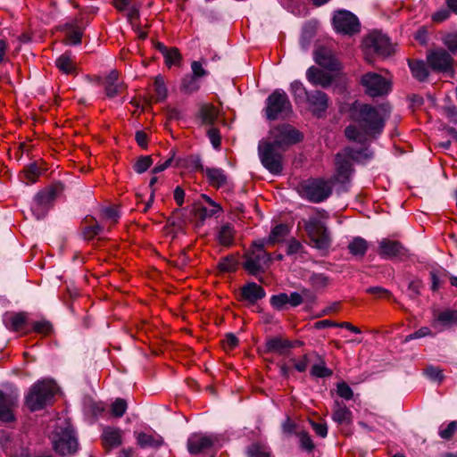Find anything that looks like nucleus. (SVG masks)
I'll return each mask as SVG.
<instances>
[{
	"instance_id": "nucleus-1",
	"label": "nucleus",
	"mask_w": 457,
	"mask_h": 457,
	"mask_svg": "<svg viewBox=\"0 0 457 457\" xmlns=\"http://www.w3.org/2000/svg\"><path fill=\"white\" fill-rule=\"evenodd\" d=\"M390 113L388 104L373 106L356 101L350 108V118L353 124L345 128V135L350 141L365 145L383 131Z\"/></svg>"
},
{
	"instance_id": "nucleus-2",
	"label": "nucleus",
	"mask_w": 457,
	"mask_h": 457,
	"mask_svg": "<svg viewBox=\"0 0 457 457\" xmlns=\"http://www.w3.org/2000/svg\"><path fill=\"white\" fill-rule=\"evenodd\" d=\"M56 392L57 386L54 380H39L29 389L26 396V404L32 411L41 410L50 402Z\"/></svg>"
},
{
	"instance_id": "nucleus-3",
	"label": "nucleus",
	"mask_w": 457,
	"mask_h": 457,
	"mask_svg": "<svg viewBox=\"0 0 457 457\" xmlns=\"http://www.w3.org/2000/svg\"><path fill=\"white\" fill-rule=\"evenodd\" d=\"M363 155L362 150H354L351 147L345 148L336 155V171L333 177L335 182L346 184L353 174V162H358Z\"/></svg>"
},
{
	"instance_id": "nucleus-4",
	"label": "nucleus",
	"mask_w": 457,
	"mask_h": 457,
	"mask_svg": "<svg viewBox=\"0 0 457 457\" xmlns=\"http://www.w3.org/2000/svg\"><path fill=\"white\" fill-rule=\"evenodd\" d=\"M51 439L54 449L62 455L71 454L78 449L77 438L70 423L65 420H60Z\"/></svg>"
},
{
	"instance_id": "nucleus-5",
	"label": "nucleus",
	"mask_w": 457,
	"mask_h": 457,
	"mask_svg": "<svg viewBox=\"0 0 457 457\" xmlns=\"http://www.w3.org/2000/svg\"><path fill=\"white\" fill-rule=\"evenodd\" d=\"M264 240L253 242L249 250L245 253L244 268L251 275H256L264 270L270 262L271 257L265 250Z\"/></svg>"
},
{
	"instance_id": "nucleus-6",
	"label": "nucleus",
	"mask_w": 457,
	"mask_h": 457,
	"mask_svg": "<svg viewBox=\"0 0 457 457\" xmlns=\"http://www.w3.org/2000/svg\"><path fill=\"white\" fill-rule=\"evenodd\" d=\"M266 118L274 120L279 117L285 118L292 113V104L287 95L280 90H275L266 100Z\"/></svg>"
},
{
	"instance_id": "nucleus-7",
	"label": "nucleus",
	"mask_w": 457,
	"mask_h": 457,
	"mask_svg": "<svg viewBox=\"0 0 457 457\" xmlns=\"http://www.w3.org/2000/svg\"><path fill=\"white\" fill-rule=\"evenodd\" d=\"M304 228L313 244L320 251H327L331 245V238L324 222L317 216L304 220Z\"/></svg>"
},
{
	"instance_id": "nucleus-8",
	"label": "nucleus",
	"mask_w": 457,
	"mask_h": 457,
	"mask_svg": "<svg viewBox=\"0 0 457 457\" xmlns=\"http://www.w3.org/2000/svg\"><path fill=\"white\" fill-rule=\"evenodd\" d=\"M270 144L278 149L285 151L289 145L302 140V134L289 124H282L270 129Z\"/></svg>"
},
{
	"instance_id": "nucleus-9",
	"label": "nucleus",
	"mask_w": 457,
	"mask_h": 457,
	"mask_svg": "<svg viewBox=\"0 0 457 457\" xmlns=\"http://www.w3.org/2000/svg\"><path fill=\"white\" fill-rule=\"evenodd\" d=\"M300 193L303 197L312 203H320L331 195L332 187L324 179H309L301 185Z\"/></svg>"
},
{
	"instance_id": "nucleus-10",
	"label": "nucleus",
	"mask_w": 457,
	"mask_h": 457,
	"mask_svg": "<svg viewBox=\"0 0 457 457\" xmlns=\"http://www.w3.org/2000/svg\"><path fill=\"white\" fill-rule=\"evenodd\" d=\"M277 147L265 142L259 145V156L262 164L272 174L278 175L282 171V155Z\"/></svg>"
},
{
	"instance_id": "nucleus-11",
	"label": "nucleus",
	"mask_w": 457,
	"mask_h": 457,
	"mask_svg": "<svg viewBox=\"0 0 457 457\" xmlns=\"http://www.w3.org/2000/svg\"><path fill=\"white\" fill-rule=\"evenodd\" d=\"M333 24L335 29L345 35H353L360 30L358 18L348 11H338L334 14Z\"/></svg>"
},
{
	"instance_id": "nucleus-12",
	"label": "nucleus",
	"mask_w": 457,
	"mask_h": 457,
	"mask_svg": "<svg viewBox=\"0 0 457 457\" xmlns=\"http://www.w3.org/2000/svg\"><path fill=\"white\" fill-rule=\"evenodd\" d=\"M361 85L365 92L370 96H379L387 94L390 90L389 82L381 75L369 72L362 76Z\"/></svg>"
},
{
	"instance_id": "nucleus-13",
	"label": "nucleus",
	"mask_w": 457,
	"mask_h": 457,
	"mask_svg": "<svg viewBox=\"0 0 457 457\" xmlns=\"http://www.w3.org/2000/svg\"><path fill=\"white\" fill-rule=\"evenodd\" d=\"M56 195V189L54 187L46 188L38 192L31 206V211L37 220L44 218Z\"/></svg>"
},
{
	"instance_id": "nucleus-14",
	"label": "nucleus",
	"mask_w": 457,
	"mask_h": 457,
	"mask_svg": "<svg viewBox=\"0 0 457 457\" xmlns=\"http://www.w3.org/2000/svg\"><path fill=\"white\" fill-rule=\"evenodd\" d=\"M364 46L367 48L372 49L377 54L385 56L390 55L394 52V47L389 38L380 32L375 31L369 34L364 39Z\"/></svg>"
},
{
	"instance_id": "nucleus-15",
	"label": "nucleus",
	"mask_w": 457,
	"mask_h": 457,
	"mask_svg": "<svg viewBox=\"0 0 457 457\" xmlns=\"http://www.w3.org/2000/svg\"><path fill=\"white\" fill-rule=\"evenodd\" d=\"M427 62L431 69L437 71H452L453 58L450 54L443 49L430 52L427 56Z\"/></svg>"
},
{
	"instance_id": "nucleus-16",
	"label": "nucleus",
	"mask_w": 457,
	"mask_h": 457,
	"mask_svg": "<svg viewBox=\"0 0 457 457\" xmlns=\"http://www.w3.org/2000/svg\"><path fill=\"white\" fill-rule=\"evenodd\" d=\"M18 396L14 394H7L0 391V421H13L14 409L17 407Z\"/></svg>"
},
{
	"instance_id": "nucleus-17",
	"label": "nucleus",
	"mask_w": 457,
	"mask_h": 457,
	"mask_svg": "<svg viewBox=\"0 0 457 457\" xmlns=\"http://www.w3.org/2000/svg\"><path fill=\"white\" fill-rule=\"evenodd\" d=\"M378 253L384 259H394L405 254V249L401 243L383 238L378 243Z\"/></svg>"
},
{
	"instance_id": "nucleus-18",
	"label": "nucleus",
	"mask_w": 457,
	"mask_h": 457,
	"mask_svg": "<svg viewBox=\"0 0 457 457\" xmlns=\"http://www.w3.org/2000/svg\"><path fill=\"white\" fill-rule=\"evenodd\" d=\"M104 87L106 96L113 98L120 95L126 88L124 82L120 79L119 72L115 70L110 71L104 80Z\"/></svg>"
},
{
	"instance_id": "nucleus-19",
	"label": "nucleus",
	"mask_w": 457,
	"mask_h": 457,
	"mask_svg": "<svg viewBox=\"0 0 457 457\" xmlns=\"http://www.w3.org/2000/svg\"><path fill=\"white\" fill-rule=\"evenodd\" d=\"M214 445V439L212 436L193 434L187 439V450L191 454H198L210 449Z\"/></svg>"
},
{
	"instance_id": "nucleus-20",
	"label": "nucleus",
	"mask_w": 457,
	"mask_h": 457,
	"mask_svg": "<svg viewBox=\"0 0 457 457\" xmlns=\"http://www.w3.org/2000/svg\"><path fill=\"white\" fill-rule=\"evenodd\" d=\"M315 62L321 67L328 71H338L340 64L333 53L324 47H320L314 54Z\"/></svg>"
},
{
	"instance_id": "nucleus-21",
	"label": "nucleus",
	"mask_w": 457,
	"mask_h": 457,
	"mask_svg": "<svg viewBox=\"0 0 457 457\" xmlns=\"http://www.w3.org/2000/svg\"><path fill=\"white\" fill-rule=\"evenodd\" d=\"M302 342L290 341L282 337H271L266 342V350L269 353L285 354L289 349L301 345Z\"/></svg>"
},
{
	"instance_id": "nucleus-22",
	"label": "nucleus",
	"mask_w": 457,
	"mask_h": 457,
	"mask_svg": "<svg viewBox=\"0 0 457 457\" xmlns=\"http://www.w3.org/2000/svg\"><path fill=\"white\" fill-rule=\"evenodd\" d=\"M265 296L264 289L254 282H249L242 287L240 300L248 303H255Z\"/></svg>"
},
{
	"instance_id": "nucleus-23",
	"label": "nucleus",
	"mask_w": 457,
	"mask_h": 457,
	"mask_svg": "<svg viewBox=\"0 0 457 457\" xmlns=\"http://www.w3.org/2000/svg\"><path fill=\"white\" fill-rule=\"evenodd\" d=\"M123 431L120 428L107 427L102 433V443L105 449L111 450L122 444Z\"/></svg>"
},
{
	"instance_id": "nucleus-24",
	"label": "nucleus",
	"mask_w": 457,
	"mask_h": 457,
	"mask_svg": "<svg viewBox=\"0 0 457 457\" xmlns=\"http://www.w3.org/2000/svg\"><path fill=\"white\" fill-rule=\"evenodd\" d=\"M307 101L312 112L317 116H320L328 106V97L322 91L316 90L310 93Z\"/></svg>"
},
{
	"instance_id": "nucleus-25",
	"label": "nucleus",
	"mask_w": 457,
	"mask_h": 457,
	"mask_svg": "<svg viewBox=\"0 0 457 457\" xmlns=\"http://www.w3.org/2000/svg\"><path fill=\"white\" fill-rule=\"evenodd\" d=\"M306 78L311 84L322 87H329L333 81V77L330 74L314 66L307 70Z\"/></svg>"
},
{
	"instance_id": "nucleus-26",
	"label": "nucleus",
	"mask_w": 457,
	"mask_h": 457,
	"mask_svg": "<svg viewBox=\"0 0 457 457\" xmlns=\"http://www.w3.org/2000/svg\"><path fill=\"white\" fill-rule=\"evenodd\" d=\"M332 420L338 425H349L353 422V413L345 404L336 401L333 405Z\"/></svg>"
},
{
	"instance_id": "nucleus-27",
	"label": "nucleus",
	"mask_w": 457,
	"mask_h": 457,
	"mask_svg": "<svg viewBox=\"0 0 457 457\" xmlns=\"http://www.w3.org/2000/svg\"><path fill=\"white\" fill-rule=\"evenodd\" d=\"M204 173L212 187H221L228 182L227 175L220 168H206Z\"/></svg>"
},
{
	"instance_id": "nucleus-28",
	"label": "nucleus",
	"mask_w": 457,
	"mask_h": 457,
	"mask_svg": "<svg viewBox=\"0 0 457 457\" xmlns=\"http://www.w3.org/2000/svg\"><path fill=\"white\" fill-rule=\"evenodd\" d=\"M287 233H288V228L287 225L278 224V225L275 226L271 229L268 238L263 239L265 241V245L267 246H270V245H274L277 243L283 241V239L287 235Z\"/></svg>"
},
{
	"instance_id": "nucleus-29",
	"label": "nucleus",
	"mask_w": 457,
	"mask_h": 457,
	"mask_svg": "<svg viewBox=\"0 0 457 457\" xmlns=\"http://www.w3.org/2000/svg\"><path fill=\"white\" fill-rule=\"evenodd\" d=\"M235 238V229L231 224L222 225L217 234V240L224 246H230Z\"/></svg>"
},
{
	"instance_id": "nucleus-30",
	"label": "nucleus",
	"mask_w": 457,
	"mask_h": 457,
	"mask_svg": "<svg viewBox=\"0 0 457 457\" xmlns=\"http://www.w3.org/2000/svg\"><path fill=\"white\" fill-rule=\"evenodd\" d=\"M136 439L137 444L145 447H157L162 444V438L160 436L150 435L146 433H137Z\"/></svg>"
},
{
	"instance_id": "nucleus-31",
	"label": "nucleus",
	"mask_w": 457,
	"mask_h": 457,
	"mask_svg": "<svg viewBox=\"0 0 457 457\" xmlns=\"http://www.w3.org/2000/svg\"><path fill=\"white\" fill-rule=\"evenodd\" d=\"M456 321V314L453 311H444L437 314L435 320L432 321L431 326L437 329V331H442L443 328H439V324L441 323L444 326L451 325Z\"/></svg>"
},
{
	"instance_id": "nucleus-32",
	"label": "nucleus",
	"mask_w": 457,
	"mask_h": 457,
	"mask_svg": "<svg viewBox=\"0 0 457 457\" xmlns=\"http://www.w3.org/2000/svg\"><path fill=\"white\" fill-rule=\"evenodd\" d=\"M368 242L360 237H353L348 245L350 253L356 257H363L368 250Z\"/></svg>"
},
{
	"instance_id": "nucleus-33",
	"label": "nucleus",
	"mask_w": 457,
	"mask_h": 457,
	"mask_svg": "<svg viewBox=\"0 0 457 457\" xmlns=\"http://www.w3.org/2000/svg\"><path fill=\"white\" fill-rule=\"evenodd\" d=\"M104 230V227L99 225L93 218L90 221H86L82 227V234L85 239L91 240L95 237L100 235Z\"/></svg>"
},
{
	"instance_id": "nucleus-34",
	"label": "nucleus",
	"mask_w": 457,
	"mask_h": 457,
	"mask_svg": "<svg viewBox=\"0 0 457 457\" xmlns=\"http://www.w3.org/2000/svg\"><path fill=\"white\" fill-rule=\"evenodd\" d=\"M26 320V314L23 312H18L5 318V326L12 331H19L23 328Z\"/></svg>"
},
{
	"instance_id": "nucleus-35",
	"label": "nucleus",
	"mask_w": 457,
	"mask_h": 457,
	"mask_svg": "<svg viewBox=\"0 0 457 457\" xmlns=\"http://www.w3.org/2000/svg\"><path fill=\"white\" fill-rule=\"evenodd\" d=\"M412 76L420 81H424L428 76V71L423 61H409Z\"/></svg>"
},
{
	"instance_id": "nucleus-36",
	"label": "nucleus",
	"mask_w": 457,
	"mask_h": 457,
	"mask_svg": "<svg viewBox=\"0 0 457 457\" xmlns=\"http://www.w3.org/2000/svg\"><path fill=\"white\" fill-rule=\"evenodd\" d=\"M218 116L216 108L211 104L203 105L199 112L202 124L212 125Z\"/></svg>"
},
{
	"instance_id": "nucleus-37",
	"label": "nucleus",
	"mask_w": 457,
	"mask_h": 457,
	"mask_svg": "<svg viewBox=\"0 0 457 457\" xmlns=\"http://www.w3.org/2000/svg\"><path fill=\"white\" fill-rule=\"evenodd\" d=\"M67 34L65 43L69 45H79L81 43L82 29L74 24L67 23Z\"/></svg>"
},
{
	"instance_id": "nucleus-38",
	"label": "nucleus",
	"mask_w": 457,
	"mask_h": 457,
	"mask_svg": "<svg viewBox=\"0 0 457 457\" xmlns=\"http://www.w3.org/2000/svg\"><path fill=\"white\" fill-rule=\"evenodd\" d=\"M330 281V278L324 273L313 272L309 278V282L315 290L325 289L328 287Z\"/></svg>"
},
{
	"instance_id": "nucleus-39",
	"label": "nucleus",
	"mask_w": 457,
	"mask_h": 457,
	"mask_svg": "<svg viewBox=\"0 0 457 457\" xmlns=\"http://www.w3.org/2000/svg\"><path fill=\"white\" fill-rule=\"evenodd\" d=\"M57 68L65 74H73L76 71V66L71 58L63 54L55 62Z\"/></svg>"
},
{
	"instance_id": "nucleus-40",
	"label": "nucleus",
	"mask_w": 457,
	"mask_h": 457,
	"mask_svg": "<svg viewBox=\"0 0 457 457\" xmlns=\"http://www.w3.org/2000/svg\"><path fill=\"white\" fill-rule=\"evenodd\" d=\"M157 101H163L167 97V87L162 76H157L154 83Z\"/></svg>"
},
{
	"instance_id": "nucleus-41",
	"label": "nucleus",
	"mask_w": 457,
	"mask_h": 457,
	"mask_svg": "<svg viewBox=\"0 0 457 457\" xmlns=\"http://www.w3.org/2000/svg\"><path fill=\"white\" fill-rule=\"evenodd\" d=\"M199 87L200 86L196 81V78L193 76H187L182 79L181 89L187 94L197 91Z\"/></svg>"
},
{
	"instance_id": "nucleus-42",
	"label": "nucleus",
	"mask_w": 457,
	"mask_h": 457,
	"mask_svg": "<svg viewBox=\"0 0 457 457\" xmlns=\"http://www.w3.org/2000/svg\"><path fill=\"white\" fill-rule=\"evenodd\" d=\"M24 173L29 183H35L37 178L42 174V170L37 163H30L24 170Z\"/></svg>"
},
{
	"instance_id": "nucleus-43",
	"label": "nucleus",
	"mask_w": 457,
	"mask_h": 457,
	"mask_svg": "<svg viewBox=\"0 0 457 457\" xmlns=\"http://www.w3.org/2000/svg\"><path fill=\"white\" fill-rule=\"evenodd\" d=\"M291 93L295 96V100L308 98L310 93L307 92L303 83L300 81H294L290 85Z\"/></svg>"
},
{
	"instance_id": "nucleus-44",
	"label": "nucleus",
	"mask_w": 457,
	"mask_h": 457,
	"mask_svg": "<svg viewBox=\"0 0 457 457\" xmlns=\"http://www.w3.org/2000/svg\"><path fill=\"white\" fill-rule=\"evenodd\" d=\"M153 164V160L151 156H142L137 160L134 164V170L137 173L141 174L146 171L150 166Z\"/></svg>"
},
{
	"instance_id": "nucleus-45",
	"label": "nucleus",
	"mask_w": 457,
	"mask_h": 457,
	"mask_svg": "<svg viewBox=\"0 0 457 457\" xmlns=\"http://www.w3.org/2000/svg\"><path fill=\"white\" fill-rule=\"evenodd\" d=\"M167 66L178 65L180 62L181 55L177 48H170L163 55Z\"/></svg>"
},
{
	"instance_id": "nucleus-46",
	"label": "nucleus",
	"mask_w": 457,
	"mask_h": 457,
	"mask_svg": "<svg viewBox=\"0 0 457 457\" xmlns=\"http://www.w3.org/2000/svg\"><path fill=\"white\" fill-rule=\"evenodd\" d=\"M424 374L431 380L442 382L445 378V376L443 374V370L439 369L438 367L435 366H428L425 370Z\"/></svg>"
},
{
	"instance_id": "nucleus-47",
	"label": "nucleus",
	"mask_w": 457,
	"mask_h": 457,
	"mask_svg": "<svg viewBox=\"0 0 457 457\" xmlns=\"http://www.w3.org/2000/svg\"><path fill=\"white\" fill-rule=\"evenodd\" d=\"M311 375L315 378H326L332 375V370L327 368L324 362H321L312 367Z\"/></svg>"
},
{
	"instance_id": "nucleus-48",
	"label": "nucleus",
	"mask_w": 457,
	"mask_h": 457,
	"mask_svg": "<svg viewBox=\"0 0 457 457\" xmlns=\"http://www.w3.org/2000/svg\"><path fill=\"white\" fill-rule=\"evenodd\" d=\"M457 431V420L451 421L445 428L441 426L439 428V436L441 438L449 440Z\"/></svg>"
},
{
	"instance_id": "nucleus-49",
	"label": "nucleus",
	"mask_w": 457,
	"mask_h": 457,
	"mask_svg": "<svg viewBox=\"0 0 457 457\" xmlns=\"http://www.w3.org/2000/svg\"><path fill=\"white\" fill-rule=\"evenodd\" d=\"M127 403L124 399L117 398L112 404V413L114 417L120 418L127 410Z\"/></svg>"
},
{
	"instance_id": "nucleus-50",
	"label": "nucleus",
	"mask_w": 457,
	"mask_h": 457,
	"mask_svg": "<svg viewBox=\"0 0 457 457\" xmlns=\"http://www.w3.org/2000/svg\"><path fill=\"white\" fill-rule=\"evenodd\" d=\"M103 218L109 222L110 226L114 225L120 219V214L115 208L106 207L102 210Z\"/></svg>"
},
{
	"instance_id": "nucleus-51",
	"label": "nucleus",
	"mask_w": 457,
	"mask_h": 457,
	"mask_svg": "<svg viewBox=\"0 0 457 457\" xmlns=\"http://www.w3.org/2000/svg\"><path fill=\"white\" fill-rule=\"evenodd\" d=\"M222 211L220 205H213L210 207L202 206L198 208L197 213L201 219L211 218Z\"/></svg>"
},
{
	"instance_id": "nucleus-52",
	"label": "nucleus",
	"mask_w": 457,
	"mask_h": 457,
	"mask_svg": "<svg viewBox=\"0 0 457 457\" xmlns=\"http://www.w3.org/2000/svg\"><path fill=\"white\" fill-rule=\"evenodd\" d=\"M444 45L453 53L457 52V33H448L443 37Z\"/></svg>"
},
{
	"instance_id": "nucleus-53",
	"label": "nucleus",
	"mask_w": 457,
	"mask_h": 457,
	"mask_svg": "<svg viewBox=\"0 0 457 457\" xmlns=\"http://www.w3.org/2000/svg\"><path fill=\"white\" fill-rule=\"evenodd\" d=\"M302 294L303 295L299 293L294 292L290 294V295H287L288 303L293 307L300 305L303 301V296L307 297L310 294V291L304 289L302 291Z\"/></svg>"
},
{
	"instance_id": "nucleus-54",
	"label": "nucleus",
	"mask_w": 457,
	"mask_h": 457,
	"mask_svg": "<svg viewBox=\"0 0 457 457\" xmlns=\"http://www.w3.org/2000/svg\"><path fill=\"white\" fill-rule=\"evenodd\" d=\"M299 438L302 449L308 452H312L314 449V444L312 442V439L311 438L310 435L307 432H301L299 434Z\"/></svg>"
},
{
	"instance_id": "nucleus-55",
	"label": "nucleus",
	"mask_w": 457,
	"mask_h": 457,
	"mask_svg": "<svg viewBox=\"0 0 457 457\" xmlns=\"http://www.w3.org/2000/svg\"><path fill=\"white\" fill-rule=\"evenodd\" d=\"M247 453L249 457H270V453L262 446L258 445H251Z\"/></svg>"
},
{
	"instance_id": "nucleus-56",
	"label": "nucleus",
	"mask_w": 457,
	"mask_h": 457,
	"mask_svg": "<svg viewBox=\"0 0 457 457\" xmlns=\"http://www.w3.org/2000/svg\"><path fill=\"white\" fill-rule=\"evenodd\" d=\"M270 303L276 309H282L287 303H288L287 295L285 293H281L273 295L270 299Z\"/></svg>"
},
{
	"instance_id": "nucleus-57",
	"label": "nucleus",
	"mask_w": 457,
	"mask_h": 457,
	"mask_svg": "<svg viewBox=\"0 0 457 457\" xmlns=\"http://www.w3.org/2000/svg\"><path fill=\"white\" fill-rule=\"evenodd\" d=\"M422 282L420 279L411 280L408 286L409 296L412 299L417 298L420 294Z\"/></svg>"
},
{
	"instance_id": "nucleus-58",
	"label": "nucleus",
	"mask_w": 457,
	"mask_h": 457,
	"mask_svg": "<svg viewBox=\"0 0 457 457\" xmlns=\"http://www.w3.org/2000/svg\"><path fill=\"white\" fill-rule=\"evenodd\" d=\"M367 293L373 295L378 298H387L389 299L392 295L390 291L381 287H370L367 288Z\"/></svg>"
},
{
	"instance_id": "nucleus-59",
	"label": "nucleus",
	"mask_w": 457,
	"mask_h": 457,
	"mask_svg": "<svg viewBox=\"0 0 457 457\" xmlns=\"http://www.w3.org/2000/svg\"><path fill=\"white\" fill-rule=\"evenodd\" d=\"M218 266L221 271L230 272L236 269L237 262L233 258L226 257L220 260Z\"/></svg>"
},
{
	"instance_id": "nucleus-60",
	"label": "nucleus",
	"mask_w": 457,
	"mask_h": 457,
	"mask_svg": "<svg viewBox=\"0 0 457 457\" xmlns=\"http://www.w3.org/2000/svg\"><path fill=\"white\" fill-rule=\"evenodd\" d=\"M337 394L340 397L345 400L352 399L353 395L352 388L345 382L337 385Z\"/></svg>"
},
{
	"instance_id": "nucleus-61",
	"label": "nucleus",
	"mask_w": 457,
	"mask_h": 457,
	"mask_svg": "<svg viewBox=\"0 0 457 457\" xmlns=\"http://www.w3.org/2000/svg\"><path fill=\"white\" fill-rule=\"evenodd\" d=\"M295 369L299 372H304L309 366V358L307 354L303 355L300 359H292Z\"/></svg>"
},
{
	"instance_id": "nucleus-62",
	"label": "nucleus",
	"mask_w": 457,
	"mask_h": 457,
	"mask_svg": "<svg viewBox=\"0 0 457 457\" xmlns=\"http://www.w3.org/2000/svg\"><path fill=\"white\" fill-rule=\"evenodd\" d=\"M51 329L52 326L50 322L46 320L36 321L33 324V330L37 333L46 335L51 331Z\"/></svg>"
},
{
	"instance_id": "nucleus-63",
	"label": "nucleus",
	"mask_w": 457,
	"mask_h": 457,
	"mask_svg": "<svg viewBox=\"0 0 457 457\" xmlns=\"http://www.w3.org/2000/svg\"><path fill=\"white\" fill-rule=\"evenodd\" d=\"M222 344L225 351H230L237 345L238 339L235 335L228 334L226 335Z\"/></svg>"
},
{
	"instance_id": "nucleus-64",
	"label": "nucleus",
	"mask_w": 457,
	"mask_h": 457,
	"mask_svg": "<svg viewBox=\"0 0 457 457\" xmlns=\"http://www.w3.org/2000/svg\"><path fill=\"white\" fill-rule=\"evenodd\" d=\"M208 137L215 149H218L220 145V136L217 129L212 128L208 130Z\"/></svg>"
}]
</instances>
